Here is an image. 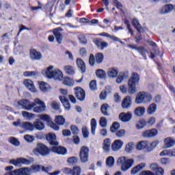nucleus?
Masks as SVG:
<instances>
[{"label": "nucleus", "instance_id": "f257e3e1", "mask_svg": "<svg viewBox=\"0 0 175 175\" xmlns=\"http://www.w3.org/2000/svg\"><path fill=\"white\" fill-rule=\"evenodd\" d=\"M18 106H21L23 110L33 113H43L46 111V104L40 98H34L33 102H31L27 99H22L18 102Z\"/></svg>", "mask_w": 175, "mask_h": 175}, {"label": "nucleus", "instance_id": "f03ea898", "mask_svg": "<svg viewBox=\"0 0 175 175\" xmlns=\"http://www.w3.org/2000/svg\"><path fill=\"white\" fill-rule=\"evenodd\" d=\"M140 81V75L137 72H133L131 77L129 79L128 81V94L129 95H133L136 94L137 91L136 90V86L139 85V82Z\"/></svg>", "mask_w": 175, "mask_h": 175}, {"label": "nucleus", "instance_id": "7ed1b4c3", "mask_svg": "<svg viewBox=\"0 0 175 175\" xmlns=\"http://www.w3.org/2000/svg\"><path fill=\"white\" fill-rule=\"evenodd\" d=\"M152 100V96L151 94L146 92H139L135 97V103L137 105H142V103H150Z\"/></svg>", "mask_w": 175, "mask_h": 175}, {"label": "nucleus", "instance_id": "20e7f679", "mask_svg": "<svg viewBox=\"0 0 175 175\" xmlns=\"http://www.w3.org/2000/svg\"><path fill=\"white\" fill-rule=\"evenodd\" d=\"M118 165H121V170H122V172H126L128 169L133 166L135 160L133 159H126L125 157H122L118 159Z\"/></svg>", "mask_w": 175, "mask_h": 175}, {"label": "nucleus", "instance_id": "39448f33", "mask_svg": "<svg viewBox=\"0 0 175 175\" xmlns=\"http://www.w3.org/2000/svg\"><path fill=\"white\" fill-rule=\"evenodd\" d=\"M34 155H41L42 157H47L50 154V149L44 144H38L37 147L33 150Z\"/></svg>", "mask_w": 175, "mask_h": 175}, {"label": "nucleus", "instance_id": "423d86ee", "mask_svg": "<svg viewBox=\"0 0 175 175\" xmlns=\"http://www.w3.org/2000/svg\"><path fill=\"white\" fill-rule=\"evenodd\" d=\"M103 59H105L103 53H98L94 55V54H90L89 57V64L91 66H94L95 65V62L96 64H102L103 62Z\"/></svg>", "mask_w": 175, "mask_h": 175}, {"label": "nucleus", "instance_id": "0eeeda50", "mask_svg": "<svg viewBox=\"0 0 175 175\" xmlns=\"http://www.w3.org/2000/svg\"><path fill=\"white\" fill-rule=\"evenodd\" d=\"M90 155V148L88 146H82L79 151V158L82 163L88 162Z\"/></svg>", "mask_w": 175, "mask_h": 175}, {"label": "nucleus", "instance_id": "6e6552de", "mask_svg": "<svg viewBox=\"0 0 175 175\" xmlns=\"http://www.w3.org/2000/svg\"><path fill=\"white\" fill-rule=\"evenodd\" d=\"M10 162L12 165H14V166L20 167L22 165H29L31 160H28L25 158H18L16 159H12Z\"/></svg>", "mask_w": 175, "mask_h": 175}, {"label": "nucleus", "instance_id": "1a4fd4ad", "mask_svg": "<svg viewBox=\"0 0 175 175\" xmlns=\"http://www.w3.org/2000/svg\"><path fill=\"white\" fill-rule=\"evenodd\" d=\"M51 150L53 152H55V154H58V155H66V148L63 146H59L58 143L57 145L52 146Z\"/></svg>", "mask_w": 175, "mask_h": 175}, {"label": "nucleus", "instance_id": "9d476101", "mask_svg": "<svg viewBox=\"0 0 175 175\" xmlns=\"http://www.w3.org/2000/svg\"><path fill=\"white\" fill-rule=\"evenodd\" d=\"M75 91V96L79 100H80L81 102L85 100V91H84L83 88L80 87H77Z\"/></svg>", "mask_w": 175, "mask_h": 175}, {"label": "nucleus", "instance_id": "9b49d317", "mask_svg": "<svg viewBox=\"0 0 175 175\" xmlns=\"http://www.w3.org/2000/svg\"><path fill=\"white\" fill-rule=\"evenodd\" d=\"M29 57L33 61H39L42 58V53L35 49H30Z\"/></svg>", "mask_w": 175, "mask_h": 175}, {"label": "nucleus", "instance_id": "f8f14e48", "mask_svg": "<svg viewBox=\"0 0 175 175\" xmlns=\"http://www.w3.org/2000/svg\"><path fill=\"white\" fill-rule=\"evenodd\" d=\"M158 135V130L152 129L150 130H146L142 133L143 137L146 139H151V137H155Z\"/></svg>", "mask_w": 175, "mask_h": 175}, {"label": "nucleus", "instance_id": "ddd939ff", "mask_svg": "<svg viewBox=\"0 0 175 175\" xmlns=\"http://www.w3.org/2000/svg\"><path fill=\"white\" fill-rule=\"evenodd\" d=\"M12 172H13V174H16L18 175H28L32 174V169L29 167H23L18 170H15Z\"/></svg>", "mask_w": 175, "mask_h": 175}, {"label": "nucleus", "instance_id": "4468645a", "mask_svg": "<svg viewBox=\"0 0 175 175\" xmlns=\"http://www.w3.org/2000/svg\"><path fill=\"white\" fill-rule=\"evenodd\" d=\"M54 66H49L46 68L44 69L42 72V75L48 79H52L54 76Z\"/></svg>", "mask_w": 175, "mask_h": 175}, {"label": "nucleus", "instance_id": "2eb2a0df", "mask_svg": "<svg viewBox=\"0 0 175 175\" xmlns=\"http://www.w3.org/2000/svg\"><path fill=\"white\" fill-rule=\"evenodd\" d=\"M127 46L129 49H131L132 50H136L138 51V53H140V54L145 58V59L147 58L146 54H147L148 51L144 47H137L136 44H129Z\"/></svg>", "mask_w": 175, "mask_h": 175}, {"label": "nucleus", "instance_id": "dca6fc26", "mask_svg": "<svg viewBox=\"0 0 175 175\" xmlns=\"http://www.w3.org/2000/svg\"><path fill=\"white\" fill-rule=\"evenodd\" d=\"M46 139L52 147L54 146H58V142H57V137L55 136V134L50 133L46 135Z\"/></svg>", "mask_w": 175, "mask_h": 175}, {"label": "nucleus", "instance_id": "f3484780", "mask_svg": "<svg viewBox=\"0 0 175 175\" xmlns=\"http://www.w3.org/2000/svg\"><path fill=\"white\" fill-rule=\"evenodd\" d=\"M124 146V142L121 139L115 140L111 145L112 151H120Z\"/></svg>", "mask_w": 175, "mask_h": 175}, {"label": "nucleus", "instance_id": "a211bd4d", "mask_svg": "<svg viewBox=\"0 0 175 175\" xmlns=\"http://www.w3.org/2000/svg\"><path fill=\"white\" fill-rule=\"evenodd\" d=\"M174 10V5L172 4H167L163 6L159 10V13L161 14H167V13H170V12H172Z\"/></svg>", "mask_w": 175, "mask_h": 175}, {"label": "nucleus", "instance_id": "6ab92c4d", "mask_svg": "<svg viewBox=\"0 0 175 175\" xmlns=\"http://www.w3.org/2000/svg\"><path fill=\"white\" fill-rule=\"evenodd\" d=\"M119 120L122 121V122H129V121L132 120V113H121L119 115Z\"/></svg>", "mask_w": 175, "mask_h": 175}, {"label": "nucleus", "instance_id": "aec40b11", "mask_svg": "<svg viewBox=\"0 0 175 175\" xmlns=\"http://www.w3.org/2000/svg\"><path fill=\"white\" fill-rule=\"evenodd\" d=\"M111 147V140L109 138L104 139L103 142V150L104 152H110Z\"/></svg>", "mask_w": 175, "mask_h": 175}, {"label": "nucleus", "instance_id": "412c9836", "mask_svg": "<svg viewBox=\"0 0 175 175\" xmlns=\"http://www.w3.org/2000/svg\"><path fill=\"white\" fill-rule=\"evenodd\" d=\"M132 106V98L129 96H126L122 102V107L123 109H129Z\"/></svg>", "mask_w": 175, "mask_h": 175}, {"label": "nucleus", "instance_id": "4be33fe9", "mask_svg": "<svg viewBox=\"0 0 175 175\" xmlns=\"http://www.w3.org/2000/svg\"><path fill=\"white\" fill-rule=\"evenodd\" d=\"M175 144V141L173 138L168 137L164 139L163 148H171Z\"/></svg>", "mask_w": 175, "mask_h": 175}, {"label": "nucleus", "instance_id": "5701e85b", "mask_svg": "<svg viewBox=\"0 0 175 175\" xmlns=\"http://www.w3.org/2000/svg\"><path fill=\"white\" fill-rule=\"evenodd\" d=\"M24 85L29 91H31V92H36V89L35 88L33 82L31 81V79H25L24 81Z\"/></svg>", "mask_w": 175, "mask_h": 175}, {"label": "nucleus", "instance_id": "b1692460", "mask_svg": "<svg viewBox=\"0 0 175 175\" xmlns=\"http://www.w3.org/2000/svg\"><path fill=\"white\" fill-rule=\"evenodd\" d=\"M59 31H62L61 27L54 29L53 33L56 38V40H57V43L61 44V43H62V34H61V33H59Z\"/></svg>", "mask_w": 175, "mask_h": 175}, {"label": "nucleus", "instance_id": "393cba45", "mask_svg": "<svg viewBox=\"0 0 175 175\" xmlns=\"http://www.w3.org/2000/svg\"><path fill=\"white\" fill-rule=\"evenodd\" d=\"M107 75L109 77H112V79H116L118 75V68H110L108 70Z\"/></svg>", "mask_w": 175, "mask_h": 175}, {"label": "nucleus", "instance_id": "a878e982", "mask_svg": "<svg viewBox=\"0 0 175 175\" xmlns=\"http://www.w3.org/2000/svg\"><path fill=\"white\" fill-rule=\"evenodd\" d=\"M59 99L65 109L66 110H70V103H69V100L66 99V97L61 96Z\"/></svg>", "mask_w": 175, "mask_h": 175}, {"label": "nucleus", "instance_id": "bb28decb", "mask_svg": "<svg viewBox=\"0 0 175 175\" xmlns=\"http://www.w3.org/2000/svg\"><path fill=\"white\" fill-rule=\"evenodd\" d=\"M144 113H146V108L144 107H137L134 111V114H135L137 117H142V116H144Z\"/></svg>", "mask_w": 175, "mask_h": 175}, {"label": "nucleus", "instance_id": "cd10ccee", "mask_svg": "<svg viewBox=\"0 0 175 175\" xmlns=\"http://www.w3.org/2000/svg\"><path fill=\"white\" fill-rule=\"evenodd\" d=\"M77 65L79 69L81 70V73L85 72V64H84L83 59L80 58L77 59Z\"/></svg>", "mask_w": 175, "mask_h": 175}, {"label": "nucleus", "instance_id": "c85d7f7f", "mask_svg": "<svg viewBox=\"0 0 175 175\" xmlns=\"http://www.w3.org/2000/svg\"><path fill=\"white\" fill-rule=\"evenodd\" d=\"M63 77L64 74H62V72L59 69H55L52 79H55V80H61Z\"/></svg>", "mask_w": 175, "mask_h": 175}, {"label": "nucleus", "instance_id": "c756f323", "mask_svg": "<svg viewBox=\"0 0 175 175\" xmlns=\"http://www.w3.org/2000/svg\"><path fill=\"white\" fill-rule=\"evenodd\" d=\"M21 128L26 129V131H33V124L29 122H22Z\"/></svg>", "mask_w": 175, "mask_h": 175}, {"label": "nucleus", "instance_id": "7c9ffc66", "mask_svg": "<svg viewBox=\"0 0 175 175\" xmlns=\"http://www.w3.org/2000/svg\"><path fill=\"white\" fill-rule=\"evenodd\" d=\"M147 147L148 150V142L147 141H141L137 144L136 148L137 150H144Z\"/></svg>", "mask_w": 175, "mask_h": 175}, {"label": "nucleus", "instance_id": "2f4dec72", "mask_svg": "<svg viewBox=\"0 0 175 175\" xmlns=\"http://www.w3.org/2000/svg\"><path fill=\"white\" fill-rule=\"evenodd\" d=\"M126 77H128V72H121L116 79V83L118 84H121Z\"/></svg>", "mask_w": 175, "mask_h": 175}, {"label": "nucleus", "instance_id": "473e14b6", "mask_svg": "<svg viewBox=\"0 0 175 175\" xmlns=\"http://www.w3.org/2000/svg\"><path fill=\"white\" fill-rule=\"evenodd\" d=\"M146 166V163H142L139 165H137L136 167H133L131 170V174H136V173H139V171L142 170V169H144V167Z\"/></svg>", "mask_w": 175, "mask_h": 175}, {"label": "nucleus", "instance_id": "72a5a7b5", "mask_svg": "<svg viewBox=\"0 0 175 175\" xmlns=\"http://www.w3.org/2000/svg\"><path fill=\"white\" fill-rule=\"evenodd\" d=\"M51 88L50 85L47 84L46 83L43 81L40 83V90H41V91L47 92L48 91H50Z\"/></svg>", "mask_w": 175, "mask_h": 175}, {"label": "nucleus", "instance_id": "f704fd0d", "mask_svg": "<svg viewBox=\"0 0 175 175\" xmlns=\"http://www.w3.org/2000/svg\"><path fill=\"white\" fill-rule=\"evenodd\" d=\"M95 44H96L97 47H98V49H100V50H103V49H106V47H107V44L106 42H103L100 40H96L94 42Z\"/></svg>", "mask_w": 175, "mask_h": 175}, {"label": "nucleus", "instance_id": "c9c22d12", "mask_svg": "<svg viewBox=\"0 0 175 175\" xmlns=\"http://www.w3.org/2000/svg\"><path fill=\"white\" fill-rule=\"evenodd\" d=\"M33 129H38V131H43L44 129V124L40 121H36L33 124Z\"/></svg>", "mask_w": 175, "mask_h": 175}, {"label": "nucleus", "instance_id": "e433bc0d", "mask_svg": "<svg viewBox=\"0 0 175 175\" xmlns=\"http://www.w3.org/2000/svg\"><path fill=\"white\" fill-rule=\"evenodd\" d=\"M63 84L67 85L68 87H73L75 85V81L69 77H65L63 80Z\"/></svg>", "mask_w": 175, "mask_h": 175}, {"label": "nucleus", "instance_id": "4c0bfd02", "mask_svg": "<svg viewBox=\"0 0 175 175\" xmlns=\"http://www.w3.org/2000/svg\"><path fill=\"white\" fill-rule=\"evenodd\" d=\"M155 111H157V104L155 103L150 104L147 109L148 114L151 116L154 114Z\"/></svg>", "mask_w": 175, "mask_h": 175}, {"label": "nucleus", "instance_id": "58836bf2", "mask_svg": "<svg viewBox=\"0 0 175 175\" xmlns=\"http://www.w3.org/2000/svg\"><path fill=\"white\" fill-rule=\"evenodd\" d=\"M64 70L67 75H75V68L72 66H64Z\"/></svg>", "mask_w": 175, "mask_h": 175}, {"label": "nucleus", "instance_id": "ea45409f", "mask_svg": "<svg viewBox=\"0 0 175 175\" xmlns=\"http://www.w3.org/2000/svg\"><path fill=\"white\" fill-rule=\"evenodd\" d=\"M24 77H36V76H39V72L36 71H26L23 72Z\"/></svg>", "mask_w": 175, "mask_h": 175}, {"label": "nucleus", "instance_id": "a19ab883", "mask_svg": "<svg viewBox=\"0 0 175 175\" xmlns=\"http://www.w3.org/2000/svg\"><path fill=\"white\" fill-rule=\"evenodd\" d=\"M71 175H81V167L79 165L74 166L71 171Z\"/></svg>", "mask_w": 175, "mask_h": 175}, {"label": "nucleus", "instance_id": "79ce46f5", "mask_svg": "<svg viewBox=\"0 0 175 175\" xmlns=\"http://www.w3.org/2000/svg\"><path fill=\"white\" fill-rule=\"evenodd\" d=\"M77 21L79 23H99V21H101L100 20L98 19H92V21H90L88 18H77Z\"/></svg>", "mask_w": 175, "mask_h": 175}, {"label": "nucleus", "instance_id": "37998d69", "mask_svg": "<svg viewBox=\"0 0 175 175\" xmlns=\"http://www.w3.org/2000/svg\"><path fill=\"white\" fill-rule=\"evenodd\" d=\"M91 125V133L93 135H95V132L96 131V120L95 118H92L90 121Z\"/></svg>", "mask_w": 175, "mask_h": 175}, {"label": "nucleus", "instance_id": "c03bdc74", "mask_svg": "<svg viewBox=\"0 0 175 175\" xmlns=\"http://www.w3.org/2000/svg\"><path fill=\"white\" fill-rule=\"evenodd\" d=\"M100 110L103 116H109V105L103 104L100 107Z\"/></svg>", "mask_w": 175, "mask_h": 175}, {"label": "nucleus", "instance_id": "a18cd8bd", "mask_svg": "<svg viewBox=\"0 0 175 175\" xmlns=\"http://www.w3.org/2000/svg\"><path fill=\"white\" fill-rule=\"evenodd\" d=\"M135 150V144L133 142H129L126 145L125 151L126 152H132Z\"/></svg>", "mask_w": 175, "mask_h": 175}, {"label": "nucleus", "instance_id": "49530a36", "mask_svg": "<svg viewBox=\"0 0 175 175\" xmlns=\"http://www.w3.org/2000/svg\"><path fill=\"white\" fill-rule=\"evenodd\" d=\"M106 165L107 167H113L114 166V157H109L106 160Z\"/></svg>", "mask_w": 175, "mask_h": 175}, {"label": "nucleus", "instance_id": "de8ad7c7", "mask_svg": "<svg viewBox=\"0 0 175 175\" xmlns=\"http://www.w3.org/2000/svg\"><path fill=\"white\" fill-rule=\"evenodd\" d=\"M55 122L59 125H64L65 124V118L62 116H57L55 119Z\"/></svg>", "mask_w": 175, "mask_h": 175}, {"label": "nucleus", "instance_id": "09e8293b", "mask_svg": "<svg viewBox=\"0 0 175 175\" xmlns=\"http://www.w3.org/2000/svg\"><path fill=\"white\" fill-rule=\"evenodd\" d=\"M118 129H120V123L117 122H113L110 129L111 132H112V133H116Z\"/></svg>", "mask_w": 175, "mask_h": 175}, {"label": "nucleus", "instance_id": "8fccbe9b", "mask_svg": "<svg viewBox=\"0 0 175 175\" xmlns=\"http://www.w3.org/2000/svg\"><path fill=\"white\" fill-rule=\"evenodd\" d=\"M96 75L97 77H99V79H105L106 77V72L102 69L97 70Z\"/></svg>", "mask_w": 175, "mask_h": 175}, {"label": "nucleus", "instance_id": "3c124183", "mask_svg": "<svg viewBox=\"0 0 175 175\" xmlns=\"http://www.w3.org/2000/svg\"><path fill=\"white\" fill-rule=\"evenodd\" d=\"M159 144V142L154 141L152 143L148 144V151H152L155 147H157Z\"/></svg>", "mask_w": 175, "mask_h": 175}, {"label": "nucleus", "instance_id": "603ef678", "mask_svg": "<svg viewBox=\"0 0 175 175\" xmlns=\"http://www.w3.org/2000/svg\"><path fill=\"white\" fill-rule=\"evenodd\" d=\"M146 124H147V122H146V120L143 119L139 120V122L136 124L137 129H143V128L146 126Z\"/></svg>", "mask_w": 175, "mask_h": 175}, {"label": "nucleus", "instance_id": "864d4df0", "mask_svg": "<svg viewBox=\"0 0 175 175\" xmlns=\"http://www.w3.org/2000/svg\"><path fill=\"white\" fill-rule=\"evenodd\" d=\"M53 170V167L51 165H47L44 167V165H41V171L44 173H47V174H50L49 172Z\"/></svg>", "mask_w": 175, "mask_h": 175}, {"label": "nucleus", "instance_id": "5fc2aeb1", "mask_svg": "<svg viewBox=\"0 0 175 175\" xmlns=\"http://www.w3.org/2000/svg\"><path fill=\"white\" fill-rule=\"evenodd\" d=\"M38 117L40 120H42V121H45L46 122H50V121H51V118L47 114L39 115Z\"/></svg>", "mask_w": 175, "mask_h": 175}, {"label": "nucleus", "instance_id": "6e6d98bb", "mask_svg": "<svg viewBox=\"0 0 175 175\" xmlns=\"http://www.w3.org/2000/svg\"><path fill=\"white\" fill-rule=\"evenodd\" d=\"M24 139L27 143H33L35 142V137L33 135H25Z\"/></svg>", "mask_w": 175, "mask_h": 175}, {"label": "nucleus", "instance_id": "4d7b16f0", "mask_svg": "<svg viewBox=\"0 0 175 175\" xmlns=\"http://www.w3.org/2000/svg\"><path fill=\"white\" fill-rule=\"evenodd\" d=\"M31 172H40L42 170V165L38 164H33L31 166Z\"/></svg>", "mask_w": 175, "mask_h": 175}, {"label": "nucleus", "instance_id": "13d9d810", "mask_svg": "<svg viewBox=\"0 0 175 175\" xmlns=\"http://www.w3.org/2000/svg\"><path fill=\"white\" fill-rule=\"evenodd\" d=\"M22 116L24 117V118H32L35 117V115L33 113L23 111H22Z\"/></svg>", "mask_w": 175, "mask_h": 175}, {"label": "nucleus", "instance_id": "bf43d9fd", "mask_svg": "<svg viewBox=\"0 0 175 175\" xmlns=\"http://www.w3.org/2000/svg\"><path fill=\"white\" fill-rule=\"evenodd\" d=\"M100 125L102 128H106L107 126V120L105 117H102L100 119Z\"/></svg>", "mask_w": 175, "mask_h": 175}, {"label": "nucleus", "instance_id": "052dcab7", "mask_svg": "<svg viewBox=\"0 0 175 175\" xmlns=\"http://www.w3.org/2000/svg\"><path fill=\"white\" fill-rule=\"evenodd\" d=\"M82 133H83V137H85V139H88L90 132L88 131V129H87V127L82 128Z\"/></svg>", "mask_w": 175, "mask_h": 175}, {"label": "nucleus", "instance_id": "680f3d73", "mask_svg": "<svg viewBox=\"0 0 175 175\" xmlns=\"http://www.w3.org/2000/svg\"><path fill=\"white\" fill-rule=\"evenodd\" d=\"M133 27H134V28H136L138 32H142V31H143V27H142V25L139 23H133Z\"/></svg>", "mask_w": 175, "mask_h": 175}, {"label": "nucleus", "instance_id": "e2e57ef3", "mask_svg": "<svg viewBox=\"0 0 175 175\" xmlns=\"http://www.w3.org/2000/svg\"><path fill=\"white\" fill-rule=\"evenodd\" d=\"M78 158L76 157H72L68 159L67 161L68 163L74 165V163H77Z\"/></svg>", "mask_w": 175, "mask_h": 175}, {"label": "nucleus", "instance_id": "0e129e2a", "mask_svg": "<svg viewBox=\"0 0 175 175\" xmlns=\"http://www.w3.org/2000/svg\"><path fill=\"white\" fill-rule=\"evenodd\" d=\"M115 133L116 136H117L118 137H122V136L125 135V130H118Z\"/></svg>", "mask_w": 175, "mask_h": 175}, {"label": "nucleus", "instance_id": "69168bd1", "mask_svg": "<svg viewBox=\"0 0 175 175\" xmlns=\"http://www.w3.org/2000/svg\"><path fill=\"white\" fill-rule=\"evenodd\" d=\"M9 141L10 143H11V144H13L14 146H20V142H18V140H17V139L14 137H10Z\"/></svg>", "mask_w": 175, "mask_h": 175}, {"label": "nucleus", "instance_id": "338daca9", "mask_svg": "<svg viewBox=\"0 0 175 175\" xmlns=\"http://www.w3.org/2000/svg\"><path fill=\"white\" fill-rule=\"evenodd\" d=\"M90 88L92 91L96 90V81H92L90 83Z\"/></svg>", "mask_w": 175, "mask_h": 175}, {"label": "nucleus", "instance_id": "774afa93", "mask_svg": "<svg viewBox=\"0 0 175 175\" xmlns=\"http://www.w3.org/2000/svg\"><path fill=\"white\" fill-rule=\"evenodd\" d=\"M51 107L54 109V110H59V104H58L57 101H53L51 103Z\"/></svg>", "mask_w": 175, "mask_h": 175}]
</instances>
